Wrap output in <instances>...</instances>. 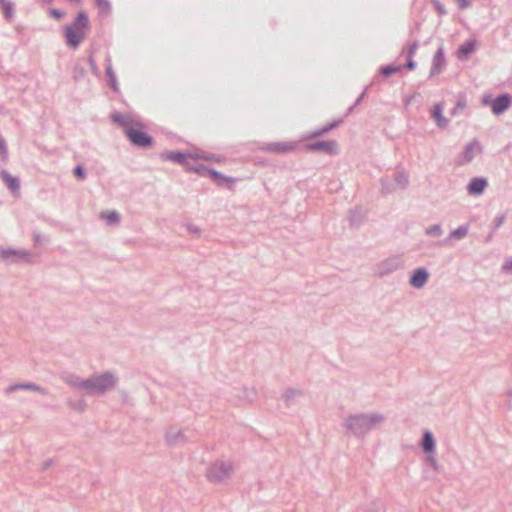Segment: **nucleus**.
Here are the masks:
<instances>
[{
  "mask_svg": "<svg viewBox=\"0 0 512 512\" xmlns=\"http://www.w3.org/2000/svg\"><path fill=\"white\" fill-rule=\"evenodd\" d=\"M427 235L440 236L442 234V228L439 224H435L426 229Z\"/></svg>",
  "mask_w": 512,
  "mask_h": 512,
  "instance_id": "nucleus-42",
  "label": "nucleus"
},
{
  "mask_svg": "<svg viewBox=\"0 0 512 512\" xmlns=\"http://www.w3.org/2000/svg\"><path fill=\"white\" fill-rule=\"evenodd\" d=\"M511 105V96L508 93H503L497 96L491 102V110L494 115L503 114Z\"/></svg>",
  "mask_w": 512,
  "mask_h": 512,
  "instance_id": "nucleus-10",
  "label": "nucleus"
},
{
  "mask_svg": "<svg viewBox=\"0 0 512 512\" xmlns=\"http://www.w3.org/2000/svg\"><path fill=\"white\" fill-rule=\"evenodd\" d=\"M2 9H3V13L4 15L7 17V18H10L11 17V11H12V7L10 5V3H7L5 1H2Z\"/></svg>",
  "mask_w": 512,
  "mask_h": 512,
  "instance_id": "nucleus-47",
  "label": "nucleus"
},
{
  "mask_svg": "<svg viewBox=\"0 0 512 512\" xmlns=\"http://www.w3.org/2000/svg\"><path fill=\"white\" fill-rule=\"evenodd\" d=\"M160 158L163 161L178 163L187 170V166L190 163L189 160H193L194 153L167 150L160 154Z\"/></svg>",
  "mask_w": 512,
  "mask_h": 512,
  "instance_id": "nucleus-7",
  "label": "nucleus"
},
{
  "mask_svg": "<svg viewBox=\"0 0 512 512\" xmlns=\"http://www.w3.org/2000/svg\"><path fill=\"white\" fill-rule=\"evenodd\" d=\"M429 273L426 268H417L410 276L409 283L412 287L419 289L422 288L428 281Z\"/></svg>",
  "mask_w": 512,
  "mask_h": 512,
  "instance_id": "nucleus-12",
  "label": "nucleus"
},
{
  "mask_svg": "<svg viewBox=\"0 0 512 512\" xmlns=\"http://www.w3.org/2000/svg\"><path fill=\"white\" fill-rule=\"evenodd\" d=\"M368 90V87L364 89V91L358 96L354 104L348 109L347 114L351 113L355 106H357L364 98L366 92Z\"/></svg>",
  "mask_w": 512,
  "mask_h": 512,
  "instance_id": "nucleus-46",
  "label": "nucleus"
},
{
  "mask_svg": "<svg viewBox=\"0 0 512 512\" xmlns=\"http://www.w3.org/2000/svg\"><path fill=\"white\" fill-rule=\"evenodd\" d=\"M433 5L439 15H445L447 13L445 7L439 0H434Z\"/></svg>",
  "mask_w": 512,
  "mask_h": 512,
  "instance_id": "nucleus-45",
  "label": "nucleus"
},
{
  "mask_svg": "<svg viewBox=\"0 0 512 512\" xmlns=\"http://www.w3.org/2000/svg\"><path fill=\"white\" fill-rule=\"evenodd\" d=\"M476 49L474 41L469 40L462 44L457 50V57L460 60L467 59Z\"/></svg>",
  "mask_w": 512,
  "mask_h": 512,
  "instance_id": "nucleus-22",
  "label": "nucleus"
},
{
  "mask_svg": "<svg viewBox=\"0 0 512 512\" xmlns=\"http://www.w3.org/2000/svg\"><path fill=\"white\" fill-rule=\"evenodd\" d=\"M385 420L380 413H356L347 416L342 426L357 438H364L374 427Z\"/></svg>",
  "mask_w": 512,
  "mask_h": 512,
  "instance_id": "nucleus-2",
  "label": "nucleus"
},
{
  "mask_svg": "<svg viewBox=\"0 0 512 512\" xmlns=\"http://www.w3.org/2000/svg\"><path fill=\"white\" fill-rule=\"evenodd\" d=\"M418 47H419V42H418V40H415V41L409 43L407 48H403L402 54H405L406 58H413L414 55L416 54Z\"/></svg>",
  "mask_w": 512,
  "mask_h": 512,
  "instance_id": "nucleus-31",
  "label": "nucleus"
},
{
  "mask_svg": "<svg viewBox=\"0 0 512 512\" xmlns=\"http://www.w3.org/2000/svg\"><path fill=\"white\" fill-rule=\"evenodd\" d=\"M443 108L444 107L442 103H436L431 113V116L435 120L436 125L441 129L446 128L449 123V120L442 115Z\"/></svg>",
  "mask_w": 512,
  "mask_h": 512,
  "instance_id": "nucleus-18",
  "label": "nucleus"
},
{
  "mask_svg": "<svg viewBox=\"0 0 512 512\" xmlns=\"http://www.w3.org/2000/svg\"><path fill=\"white\" fill-rule=\"evenodd\" d=\"M88 62H89V64H90V67H91L92 72H93L94 74H97V72H98V67H97V65H96V63H95V61H94V58H93L92 56H90V57L88 58Z\"/></svg>",
  "mask_w": 512,
  "mask_h": 512,
  "instance_id": "nucleus-52",
  "label": "nucleus"
},
{
  "mask_svg": "<svg viewBox=\"0 0 512 512\" xmlns=\"http://www.w3.org/2000/svg\"><path fill=\"white\" fill-rule=\"evenodd\" d=\"M47 13L49 16H51L57 20H60L65 16V13L63 11H61L60 9H56V8H49Z\"/></svg>",
  "mask_w": 512,
  "mask_h": 512,
  "instance_id": "nucleus-43",
  "label": "nucleus"
},
{
  "mask_svg": "<svg viewBox=\"0 0 512 512\" xmlns=\"http://www.w3.org/2000/svg\"><path fill=\"white\" fill-rule=\"evenodd\" d=\"M57 463L56 458H48L42 462L40 470L42 472L48 471L50 468L54 467Z\"/></svg>",
  "mask_w": 512,
  "mask_h": 512,
  "instance_id": "nucleus-40",
  "label": "nucleus"
},
{
  "mask_svg": "<svg viewBox=\"0 0 512 512\" xmlns=\"http://www.w3.org/2000/svg\"><path fill=\"white\" fill-rule=\"evenodd\" d=\"M342 123H343V119H341V118L336 119L330 123H327L326 125H324L323 127L319 128V129L309 132V134L305 137V139H313V138H318L320 136H323L324 134L339 127Z\"/></svg>",
  "mask_w": 512,
  "mask_h": 512,
  "instance_id": "nucleus-15",
  "label": "nucleus"
},
{
  "mask_svg": "<svg viewBox=\"0 0 512 512\" xmlns=\"http://www.w3.org/2000/svg\"><path fill=\"white\" fill-rule=\"evenodd\" d=\"M211 168H208L207 166L199 163H189L187 166V172H194L200 176L208 177V171Z\"/></svg>",
  "mask_w": 512,
  "mask_h": 512,
  "instance_id": "nucleus-26",
  "label": "nucleus"
},
{
  "mask_svg": "<svg viewBox=\"0 0 512 512\" xmlns=\"http://www.w3.org/2000/svg\"><path fill=\"white\" fill-rule=\"evenodd\" d=\"M403 267V260L399 256H392L377 265V273L380 277L388 275Z\"/></svg>",
  "mask_w": 512,
  "mask_h": 512,
  "instance_id": "nucleus-8",
  "label": "nucleus"
},
{
  "mask_svg": "<svg viewBox=\"0 0 512 512\" xmlns=\"http://www.w3.org/2000/svg\"><path fill=\"white\" fill-rule=\"evenodd\" d=\"M111 120L123 128V133L132 146L147 149L153 146L154 139L146 132V126L140 120L133 119L129 115L115 112Z\"/></svg>",
  "mask_w": 512,
  "mask_h": 512,
  "instance_id": "nucleus-1",
  "label": "nucleus"
},
{
  "mask_svg": "<svg viewBox=\"0 0 512 512\" xmlns=\"http://www.w3.org/2000/svg\"><path fill=\"white\" fill-rule=\"evenodd\" d=\"M39 237L34 235V243L38 242Z\"/></svg>",
  "mask_w": 512,
  "mask_h": 512,
  "instance_id": "nucleus-59",
  "label": "nucleus"
},
{
  "mask_svg": "<svg viewBox=\"0 0 512 512\" xmlns=\"http://www.w3.org/2000/svg\"><path fill=\"white\" fill-rule=\"evenodd\" d=\"M393 180L397 189H406L409 184L408 173L404 170L397 171L393 174Z\"/></svg>",
  "mask_w": 512,
  "mask_h": 512,
  "instance_id": "nucleus-23",
  "label": "nucleus"
},
{
  "mask_svg": "<svg viewBox=\"0 0 512 512\" xmlns=\"http://www.w3.org/2000/svg\"><path fill=\"white\" fill-rule=\"evenodd\" d=\"M302 392L300 390H296L294 388H288L283 394V398L287 404L297 396H301Z\"/></svg>",
  "mask_w": 512,
  "mask_h": 512,
  "instance_id": "nucleus-36",
  "label": "nucleus"
},
{
  "mask_svg": "<svg viewBox=\"0 0 512 512\" xmlns=\"http://www.w3.org/2000/svg\"><path fill=\"white\" fill-rule=\"evenodd\" d=\"M425 461L427 464H429L432 469L436 472L439 471V465H438V462L436 460V457H435V452H430V453H426V458H425Z\"/></svg>",
  "mask_w": 512,
  "mask_h": 512,
  "instance_id": "nucleus-37",
  "label": "nucleus"
},
{
  "mask_svg": "<svg viewBox=\"0 0 512 512\" xmlns=\"http://www.w3.org/2000/svg\"><path fill=\"white\" fill-rule=\"evenodd\" d=\"M420 446L424 453L435 452L436 441L432 432L428 430L424 431Z\"/></svg>",
  "mask_w": 512,
  "mask_h": 512,
  "instance_id": "nucleus-20",
  "label": "nucleus"
},
{
  "mask_svg": "<svg viewBox=\"0 0 512 512\" xmlns=\"http://www.w3.org/2000/svg\"><path fill=\"white\" fill-rule=\"evenodd\" d=\"M478 148L479 152H481L482 148L477 140H473L470 143H468L464 151L462 153V158L464 163H470L474 159V149Z\"/></svg>",
  "mask_w": 512,
  "mask_h": 512,
  "instance_id": "nucleus-21",
  "label": "nucleus"
},
{
  "mask_svg": "<svg viewBox=\"0 0 512 512\" xmlns=\"http://www.w3.org/2000/svg\"><path fill=\"white\" fill-rule=\"evenodd\" d=\"M165 439L167 444L170 446L184 444L187 441L186 436L182 430L174 429L167 431Z\"/></svg>",
  "mask_w": 512,
  "mask_h": 512,
  "instance_id": "nucleus-17",
  "label": "nucleus"
},
{
  "mask_svg": "<svg viewBox=\"0 0 512 512\" xmlns=\"http://www.w3.org/2000/svg\"><path fill=\"white\" fill-rule=\"evenodd\" d=\"M43 3H51L53 0H41Z\"/></svg>",
  "mask_w": 512,
  "mask_h": 512,
  "instance_id": "nucleus-58",
  "label": "nucleus"
},
{
  "mask_svg": "<svg viewBox=\"0 0 512 512\" xmlns=\"http://www.w3.org/2000/svg\"><path fill=\"white\" fill-rule=\"evenodd\" d=\"M445 64L446 60L444 56V49L441 46L437 49L433 56L429 77L432 78L436 75H439L443 71Z\"/></svg>",
  "mask_w": 512,
  "mask_h": 512,
  "instance_id": "nucleus-11",
  "label": "nucleus"
},
{
  "mask_svg": "<svg viewBox=\"0 0 512 512\" xmlns=\"http://www.w3.org/2000/svg\"><path fill=\"white\" fill-rule=\"evenodd\" d=\"M101 217L105 218L108 224H118L120 221V215L116 211L103 212Z\"/></svg>",
  "mask_w": 512,
  "mask_h": 512,
  "instance_id": "nucleus-33",
  "label": "nucleus"
},
{
  "mask_svg": "<svg viewBox=\"0 0 512 512\" xmlns=\"http://www.w3.org/2000/svg\"><path fill=\"white\" fill-rule=\"evenodd\" d=\"M6 153L5 143L0 139V154Z\"/></svg>",
  "mask_w": 512,
  "mask_h": 512,
  "instance_id": "nucleus-55",
  "label": "nucleus"
},
{
  "mask_svg": "<svg viewBox=\"0 0 512 512\" xmlns=\"http://www.w3.org/2000/svg\"><path fill=\"white\" fill-rule=\"evenodd\" d=\"M467 234H468V226H467V225H462V226H459L458 228L454 229V230L450 233V238H454V239H462V238H464Z\"/></svg>",
  "mask_w": 512,
  "mask_h": 512,
  "instance_id": "nucleus-34",
  "label": "nucleus"
},
{
  "mask_svg": "<svg viewBox=\"0 0 512 512\" xmlns=\"http://www.w3.org/2000/svg\"><path fill=\"white\" fill-rule=\"evenodd\" d=\"M89 29V19L85 12H79L74 22L65 29L66 43L72 48H76L84 40L86 30Z\"/></svg>",
  "mask_w": 512,
  "mask_h": 512,
  "instance_id": "nucleus-4",
  "label": "nucleus"
},
{
  "mask_svg": "<svg viewBox=\"0 0 512 512\" xmlns=\"http://www.w3.org/2000/svg\"><path fill=\"white\" fill-rule=\"evenodd\" d=\"M31 386L29 384H26V385H14V386H10L8 387L5 392L7 394H10L18 389H23V390H30Z\"/></svg>",
  "mask_w": 512,
  "mask_h": 512,
  "instance_id": "nucleus-44",
  "label": "nucleus"
},
{
  "mask_svg": "<svg viewBox=\"0 0 512 512\" xmlns=\"http://www.w3.org/2000/svg\"><path fill=\"white\" fill-rule=\"evenodd\" d=\"M349 220H350L351 225L358 226L361 223L360 211H358V210L351 211Z\"/></svg>",
  "mask_w": 512,
  "mask_h": 512,
  "instance_id": "nucleus-41",
  "label": "nucleus"
},
{
  "mask_svg": "<svg viewBox=\"0 0 512 512\" xmlns=\"http://www.w3.org/2000/svg\"><path fill=\"white\" fill-rule=\"evenodd\" d=\"M63 381L74 389L86 391V379L76 374L67 373L62 376Z\"/></svg>",
  "mask_w": 512,
  "mask_h": 512,
  "instance_id": "nucleus-16",
  "label": "nucleus"
},
{
  "mask_svg": "<svg viewBox=\"0 0 512 512\" xmlns=\"http://www.w3.org/2000/svg\"><path fill=\"white\" fill-rule=\"evenodd\" d=\"M461 9H466L471 5V0H457Z\"/></svg>",
  "mask_w": 512,
  "mask_h": 512,
  "instance_id": "nucleus-53",
  "label": "nucleus"
},
{
  "mask_svg": "<svg viewBox=\"0 0 512 512\" xmlns=\"http://www.w3.org/2000/svg\"><path fill=\"white\" fill-rule=\"evenodd\" d=\"M187 230L190 233L195 234L197 236L200 235V232H201L200 229L197 226L193 225V224H187Z\"/></svg>",
  "mask_w": 512,
  "mask_h": 512,
  "instance_id": "nucleus-50",
  "label": "nucleus"
},
{
  "mask_svg": "<svg viewBox=\"0 0 512 512\" xmlns=\"http://www.w3.org/2000/svg\"><path fill=\"white\" fill-rule=\"evenodd\" d=\"M33 389H34V391H41V388H40V387H38V386H36L35 384H34V386H33Z\"/></svg>",
  "mask_w": 512,
  "mask_h": 512,
  "instance_id": "nucleus-57",
  "label": "nucleus"
},
{
  "mask_svg": "<svg viewBox=\"0 0 512 512\" xmlns=\"http://www.w3.org/2000/svg\"><path fill=\"white\" fill-rule=\"evenodd\" d=\"M232 471L233 467L230 463L216 462L209 466L206 477L210 482L220 484L230 478Z\"/></svg>",
  "mask_w": 512,
  "mask_h": 512,
  "instance_id": "nucleus-5",
  "label": "nucleus"
},
{
  "mask_svg": "<svg viewBox=\"0 0 512 512\" xmlns=\"http://www.w3.org/2000/svg\"><path fill=\"white\" fill-rule=\"evenodd\" d=\"M508 408L512 410V393L508 395Z\"/></svg>",
  "mask_w": 512,
  "mask_h": 512,
  "instance_id": "nucleus-56",
  "label": "nucleus"
},
{
  "mask_svg": "<svg viewBox=\"0 0 512 512\" xmlns=\"http://www.w3.org/2000/svg\"><path fill=\"white\" fill-rule=\"evenodd\" d=\"M28 254L16 250H0V259L6 262H18L26 259Z\"/></svg>",
  "mask_w": 512,
  "mask_h": 512,
  "instance_id": "nucleus-19",
  "label": "nucleus"
},
{
  "mask_svg": "<svg viewBox=\"0 0 512 512\" xmlns=\"http://www.w3.org/2000/svg\"><path fill=\"white\" fill-rule=\"evenodd\" d=\"M491 96L490 95H487V96H484L483 99H482V103L484 105H488V104H491Z\"/></svg>",
  "mask_w": 512,
  "mask_h": 512,
  "instance_id": "nucleus-54",
  "label": "nucleus"
},
{
  "mask_svg": "<svg viewBox=\"0 0 512 512\" xmlns=\"http://www.w3.org/2000/svg\"><path fill=\"white\" fill-rule=\"evenodd\" d=\"M466 107V98L463 94H460L457 98V102L455 107L451 110L450 114L452 116L457 115L460 111H462Z\"/></svg>",
  "mask_w": 512,
  "mask_h": 512,
  "instance_id": "nucleus-32",
  "label": "nucleus"
},
{
  "mask_svg": "<svg viewBox=\"0 0 512 512\" xmlns=\"http://www.w3.org/2000/svg\"><path fill=\"white\" fill-rule=\"evenodd\" d=\"M118 379L114 373L106 371L93 374L86 379V393L89 395H103L117 386Z\"/></svg>",
  "mask_w": 512,
  "mask_h": 512,
  "instance_id": "nucleus-3",
  "label": "nucleus"
},
{
  "mask_svg": "<svg viewBox=\"0 0 512 512\" xmlns=\"http://www.w3.org/2000/svg\"><path fill=\"white\" fill-rule=\"evenodd\" d=\"M106 61H107L106 75H107V79H108V84L111 87V89L117 93V92H119V86H118V82L116 79V75L112 69L110 59L108 58Z\"/></svg>",
  "mask_w": 512,
  "mask_h": 512,
  "instance_id": "nucleus-24",
  "label": "nucleus"
},
{
  "mask_svg": "<svg viewBox=\"0 0 512 512\" xmlns=\"http://www.w3.org/2000/svg\"><path fill=\"white\" fill-rule=\"evenodd\" d=\"M297 142H269L264 143L260 149L265 152L273 153V154H287L293 152L297 149Z\"/></svg>",
  "mask_w": 512,
  "mask_h": 512,
  "instance_id": "nucleus-6",
  "label": "nucleus"
},
{
  "mask_svg": "<svg viewBox=\"0 0 512 512\" xmlns=\"http://www.w3.org/2000/svg\"><path fill=\"white\" fill-rule=\"evenodd\" d=\"M403 66L401 65H386L382 66L379 70V74L384 77H389L394 73L401 71Z\"/></svg>",
  "mask_w": 512,
  "mask_h": 512,
  "instance_id": "nucleus-27",
  "label": "nucleus"
},
{
  "mask_svg": "<svg viewBox=\"0 0 512 512\" xmlns=\"http://www.w3.org/2000/svg\"><path fill=\"white\" fill-rule=\"evenodd\" d=\"M208 177L211 178L218 186L225 185L229 189H233V184L237 181L236 178L226 176L213 168L208 171Z\"/></svg>",
  "mask_w": 512,
  "mask_h": 512,
  "instance_id": "nucleus-13",
  "label": "nucleus"
},
{
  "mask_svg": "<svg viewBox=\"0 0 512 512\" xmlns=\"http://www.w3.org/2000/svg\"><path fill=\"white\" fill-rule=\"evenodd\" d=\"M404 67L408 70H414L416 67V62L413 60V58H407V62Z\"/></svg>",
  "mask_w": 512,
  "mask_h": 512,
  "instance_id": "nucleus-51",
  "label": "nucleus"
},
{
  "mask_svg": "<svg viewBox=\"0 0 512 512\" xmlns=\"http://www.w3.org/2000/svg\"><path fill=\"white\" fill-rule=\"evenodd\" d=\"M381 193L383 195L390 194L397 190L393 178L390 179L388 176L382 177L381 180Z\"/></svg>",
  "mask_w": 512,
  "mask_h": 512,
  "instance_id": "nucleus-25",
  "label": "nucleus"
},
{
  "mask_svg": "<svg viewBox=\"0 0 512 512\" xmlns=\"http://www.w3.org/2000/svg\"><path fill=\"white\" fill-rule=\"evenodd\" d=\"M304 148L306 151H322L328 155H336L338 153V144L335 140L308 143Z\"/></svg>",
  "mask_w": 512,
  "mask_h": 512,
  "instance_id": "nucleus-9",
  "label": "nucleus"
},
{
  "mask_svg": "<svg viewBox=\"0 0 512 512\" xmlns=\"http://www.w3.org/2000/svg\"><path fill=\"white\" fill-rule=\"evenodd\" d=\"M73 175L79 179V180H84L87 176V173H86V170L85 168L82 166V165H77L74 169H73Z\"/></svg>",
  "mask_w": 512,
  "mask_h": 512,
  "instance_id": "nucleus-39",
  "label": "nucleus"
},
{
  "mask_svg": "<svg viewBox=\"0 0 512 512\" xmlns=\"http://www.w3.org/2000/svg\"><path fill=\"white\" fill-rule=\"evenodd\" d=\"M502 271L505 273L512 272V258L505 261L502 265Z\"/></svg>",
  "mask_w": 512,
  "mask_h": 512,
  "instance_id": "nucleus-49",
  "label": "nucleus"
},
{
  "mask_svg": "<svg viewBox=\"0 0 512 512\" xmlns=\"http://www.w3.org/2000/svg\"><path fill=\"white\" fill-rule=\"evenodd\" d=\"M95 4L101 15L110 14L112 8L109 0H95Z\"/></svg>",
  "mask_w": 512,
  "mask_h": 512,
  "instance_id": "nucleus-29",
  "label": "nucleus"
},
{
  "mask_svg": "<svg viewBox=\"0 0 512 512\" xmlns=\"http://www.w3.org/2000/svg\"><path fill=\"white\" fill-rule=\"evenodd\" d=\"M505 219L506 216L504 214L496 217L494 220V230L498 229L504 223Z\"/></svg>",
  "mask_w": 512,
  "mask_h": 512,
  "instance_id": "nucleus-48",
  "label": "nucleus"
},
{
  "mask_svg": "<svg viewBox=\"0 0 512 512\" xmlns=\"http://www.w3.org/2000/svg\"><path fill=\"white\" fill-rule=\"evenodd\" d=\"M67 404L69 408L79 413H83L87 408V403L84 399H79L76 401L68 400Z\"/></svg>",
  "mask_w": 512,
  "mask_h": 512,
  "instance_id": "nucleus-28",
  "label": "nucleus"
},
{
  "mask_svg": "<svg viewBox=\"0 0 512 512\" xmlns=\"http://www.w3.org/2000/svg\"><path fill=\"white\" fill-rule=\"evenodd\" d=\"M85 76V69L79 64H75L72 69V77L75 81H79Z\"/></svg>",
  "mask_w": 512,
  "mask_h": 512,
  "instance_id": "nucleus-35",
  "label": "nucleus"
},
{
  "mask_svg": "<svg viewBox=\"0 0 512 512\" xmlns=\"http://www.w3.org/2000/svg\"><path fill=\"white\" fill-rule=\"evenodd\" d=\"M1 177L12 191H16L18 189L19 184L16 178L12 177L7 172H2Z\"/></svg>",
  "mask_w": 512,
  "mask_h": 512,
  "instance_id": "nucleus-30",
  "label": "nucleus"
},
{
  "mask_svg": "<svg viewBox=\"0 0 512 512\" xmlns=\"http://www.w3.org/2000/svg\"><path fill=\"white\" fill-rule=\"evenodd\" d=\"M488 186V181L484 177H475L471 179L469 184L467 185V192L472 196H479L484 193L486 187Z\"/></svg>",
  "mask_w": 512,
  "mask_h": 512,
  "instance_id": "nucleus-14",
  "label": "nucleus"
},
{
  "mask_svg": "<svg viewBox=\"0 0 512 512\" xmlns=\"http://www.w3.org/2000/svg\"><path fill=\"white\" fill-rule=\"evenodd\" d=\"M198 159H203V160H207V161H215V162H219L220 161V159L218 157H216L215 155L207 154V153H204V152L194 153L193 160H198Z\"/></svg>",
  "mask_w": 512,
  "mask_h": 512,
  "instance_id": "nucleus-38",
  "label": "nucleus"
}]
</instances>
